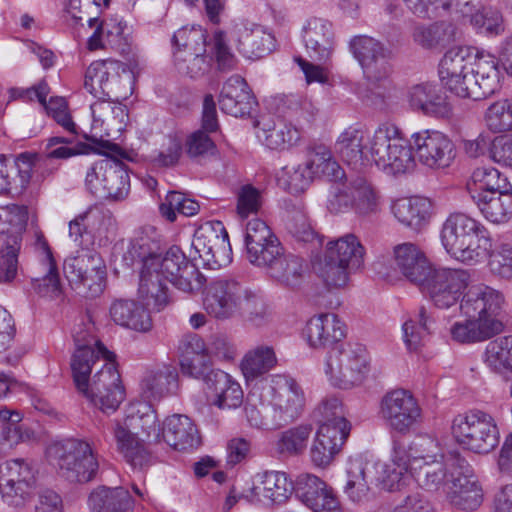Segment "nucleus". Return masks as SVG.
I'll return each instance as SVG.
<instances>
[{"mask_svg": "<svg viewBox=\"0 0 512 512\" xmlns=\"http://www.w3.org/2000/svg\"><path fill=\"white\" fill-rule=\"evenodd\" d=\"M503 303L504 297L498 290L484 284L472 286L459 306L466 318L451 324V339L474 344L501 333L504 325L499 316Z\"/></svg>", "mask_w": 512, "mask_h": 512, "instance_id": "f257e3e1", "label": "nucleus"}, {"mask_svg": "<svg viewBox=\"0 0 512 512\" xmlns=\"http://www.w3.org/2000/svg\"><path fill=\"white\" fill-rule=\"evenodd\" d=\"M440 240L446 253L465 265L484 262L492 249V238L486 226L463 212H453L443 222Z\"/></svg>", "mask_w": 512, "mask_h": 512, "instance_id": "f03ea898", "label": "nucleus"}, {"mask_svg": "<svg viewBox=\"0 0 512 512\" xmlns=\"http://www.w3.org/2000/svg\"><path fill=\"white\" fill-rule=\"evenodd\" d=\"M396 446L405 450L410 464V475L427 490H438L448 478V470L455 464L459 452L443 453L440 442L429 435L416 436L409 443L393 440Z\"/></svg>", "mask_w": 512, "mask_h": 512, "instance_id": "7ed1b4c3", "label": "nucleus"}, {"mask_svg": "<svg viewBox=\"0 0 512 512\" xmlns=\"http://www.w3.org/2000/svg\"><path fill=\"white\" fill-rule=\"evenodd\" d=\"M349 49L361 65L369 85L379 89L359 91V96L367 105L383 109L387 93L391 89L389 77L392 68L387 50L381 42L367 35L354 36L349 42Z\"/></svg>", "mask_w": 512, "mask_h": 512, "instance_id": "20e7f679", "label": "nucleus"}, {"mask_svg": "<svg viewBox=\"0 0 512 512\" xmlns=\"http://www.w3.org/2000/svg\"><path fill=\"white\" fill-rule=\"evenodd\" d=\"M59 475L71 483H88L95 479L100 467V454L87 438L67 437L53 441L46 450Z\"/></svg>", "mask_w": 512, "mask_h": 512, "instance_id": "39448f33", "label": "nucleus"}, {"mask_svg": "<svg viewBox=\"0 0 512 512\" xmlns=\"http://www.w3.org/2000/svg\"><path fill=\"white\" fill-rule=\"evenodd\" d=\"M368 153V165L374 163L388 174H405L416 167L410 142L394 124L383 123L370 133Z\"/></svg>", "mask_w": 512, "mask_h": 512, "instance_id": "423d86ee", "label": "nucleus"}, {"mask_svg": "<svg viewBox=\"0 0 512 512\" xmlns=\"http://www.w3.org/2000/svg\"><path fill=\"white\" fill-rule=\"evenodd\" d=\"M369 370V353L363 344L356 342L333 346L323 364V371L330 385L344 390L361 385Z\"/></svg>", "mask_w": 512, "mask_h": 512, "instance_id": "0eeeda50", "label": "nucleus"}, {"mask_svg": "<svg viewBox=\"0 0 512 512\" xmlns=\"http://www.w3.org/2000/svg\"><path fill=\"white\" fill-rule=\"evenodd\" d=\"M450 432L464 450L475 454H488L499 444L500 432L495 418L480 409H470L455 415Z\"/></svg>", "mask_w": 512, "mask_h": 512, "instance_id": "6e6552de", "label": "nucleus"}, {"mask_svg": "<svg viewBox=\"0 0 512 512\" xmlns=\"http://www.w3.org/2000/svg\"><path fill=\"white\" fill-rule=\"evenodd\" d=\"M259 296L232 278L209 282L203 293V308L216 319H229L238 313H252L260 304Z\"/></svg>", "mask_w": 512, "mask_h": 512, "instance_id": "1a4fd4ad", "label": "nucleus"}, {"mask_svg": "<svg viewBox=\"0 0 512 512\" xmlns=\"http://www.w3.org/2000/svg\"><path fill=\"white\" fill-rule=\"evenodd\" d=\"M73 339L75 349L70 359L73 382L76 389H86L92 371L101 368L102 363L112 360L115 355L97 338L95 326L90 321L75 327Z\"/></svg>", "mask_w": 512, "mask_h": 512, "instance_id": "9d476101", "label": "nucleus"}, {"mask_svg": "<svg viewBox=\"0 0 512 512\" xmlns=\"http://www.w3.org/2000/svg\"><path fill=\"white\" fill-rule=\"evenodd\" d=\"M133 81L128 65L117 60L95 61L86 70L84 87L96 98L119 101L132 94Z\"/></svg>", "mask_w": 512, "mask_h": 512, "instance_id": "9b49d317", "label": "nucleus"}, {"mask_svg": "<svg viewBox=\"0 0 512 512\" xmlns=\"http://www.w3.org/2000/svg\"><path fill=\"white\" fill-rule=\"evenodd\" d=\"M63 271L70 285L87 297H98L106 288L107 265L95 249L81 248L76 255L66 258Z\"/></svg>", "mask_w": 512, "mask_h": 512, "instance_id": "f8f14e48", "label": "nucleus"}, {"mask_svg": "<svg viewBox=\"0 0 512 512\" xmlns=\"http://www.w3.org/2000/svg\"><path fill=\"white\" fill-rule=\"evenodd\" d=\"M117 222L112 212L92 205L69 222V237L80 248L102 247L116 236Z\"/></svg>", "mask_w": 512, "mask_h": 512, "instance_id": "ddd939ff", "label": "nucleus"}, {"mask_svg": "<svg viewBox=\"0 0 512 512\" xmlns=\"http://www.w3.org/2000/svg\"><path fill=\"white\" fill-rule=\"evenodd\" d=\"M263 399L271 408L272 421L278 427L287 425L300 417L305 406V395L301 386L290 376H270L263 389Z\"/></svg>", "mask_w": 512, "mask_h": 512, "instance_id": "4468645a", "label": "nucleus"}, {"mask_svg": "<svg viewBox=\"0 0 512 512\" xmlns=\"http://www.w3.org/2000/svg\"><path fill=\"white\" fill-rule=\"evenodd\" d=\"M471 281V275L465 269H432L419 288L438 309H449L465 298L464 291Z\"/></svg>", "mask_w": 512, "mask_h": 512, "instance_id": "2eb2a0df", "label": "nucleus"}, {"mask_svg": "<svg viewBox=\"0 0 512 512\" xmlns=\"http://www.w3.org/2000/svg\"><path fill=\"white\" fill-rule=\"evenodd\" d=\"M379 417L391 430L407 435L422 422V408L414 395L398 388L386 392L379 403Z\"/></svg>", "mask_w": 512, "mask_h": 512, "instance_id": "dca6fc26", "label": "nucleus"}, {"mask_svg": "<svg viewBox=\"0 0 512 512\" xmlns=\"http://www.w3.org/2000/svg\"><path fill=\"white\" fill-rule=\"evenodd\" d=\"M191 257L200 259L209 269H219L232 261L228 232L220 221L201 225L194 233Z\"/></svg>", "mask_w": 512, "mask_h": 512, "instance_id": "f3484780", "label": "nucleus"}, {"mask_svg": "<svg viewBox=\"0 0 512 512\" xmlns=\"http://www.w3.org/2000/svg\"><path fill=\"white\" fill-rule=\"evenodd\" d=\"M86 385V389L77 391L103 412H114L125 398L115 358L102 363L101 368L86 381Z\"/></svg>", "mask_w": 512, "mask_h": 512, "instance_id": "a211bd4d", "label": "nucleus"}, {"mask_svg": "<svg viewBox=\"0 0 512 512\" xmlns=\"http://www.w3.org/2000/svg\"><path fill=\"white\" fill-rule=\"evenodd\" d=\"M443 485H448L447 500L457 509L474 511L483 502V489L473 468L464 457H456L455 464L448 470V478Z\"/></svg>", "mask_w": 512, "mask_h": 512, "instance_id": "6ab92c4d", "label": "nucleus"}, {"mask_svg": "<svg viewBox=\"0 0 512 512\" xmlns=\"http://www.w3.org/2000/svg\"><path fill=\"white\" fill-rule=\"evenodd\" d=\"M410 147L415 160L432 170L450 167L456 158V146L445 133L424 129L411 135Z\"/></svg>", "mask_w": 512, "mask_h": 512, "instance_id": "aec40b11", "label": "nucleus"}, {"mask_svg": "<svg viewBox=\"0 0 512 512\" xmlns=\"http://www.w3.org/2000/svg\"><path fill=\"white\" fill-rule=\"evenodd\" d=\"M474 53L466 46L449 49L439 64V77L442 84L461 98H470L473 80Z\"/></svg>", "mask_w": 512, "mask_h": 512, "instance_id": "412c9836", "label": "nucleus"}, {"mask_svg": "<svg viewBox=\"0 0 512 512\" xmlns=\"http://www.w3.org/2000/svg\"><path fill=\"white\" fill-rule=\"evenodd\" d=\"M38 161L39 154L35 152L9 154V197H20L38 189L50 177L52 169Z\"/></svg>", "mask_w": 512, "mask_h": 512, "instance_id": "4be33fe9", "label": "nucleus"}, {"mask_svg": "<svg viewBox=\"0 0 512 512\" xmlns=\"http://www.w3.org/2000/svg\"><path fill=\"white\" fill-rule=\"evenodd\" d=\"M294 491L296 485L285 472L270 470L257 473L242 496L250 504L274 507L285 504Z\"/></svg>", "mask_w": 512, "mask_h": 512, "instance_id": "5701e85b", "label": "nucleus"}, {"mask_svg": "<svg viewBox=\"0 0 512 512\" xmlns=\"http://www.w3.org/2000/svg\"><path fill=\"white\" fill-rule=\"evenodd\" d=\"M163 277L177 289L191 293L202 287V275L187 261L184 253L177 246H172L165 255L148 259Z\"/></svg>", "mask_w": 512, "mask_h": 512, "instance_id": "b1692460", "label": "nucleus"}, {"mask_svg": "<svg viewBox=\"0 0 512 512\" xmlns=\"http://www.w3.org/2000/svg\"><path fill=\"white\" fill-rule=\"evenodd\" d=\"M91 125L89 134H84V138L98 142L105 138L116 140L125 130L128 118L125 106L116 103L115 100L106 98H97L90 105Z\"/></svg>", "mask_w": 512, "mask_h": 512, "instance_id": "393cba45", "label": "nucleus"}, {"mask_svg": "<svg viewBox=\"0 0 512 512\" xmlns=\"http://www.w3.org/2000/svg\"><path fill=\"white\" fill-rule=\"evenodd\" d=\"M228 33L239 53L251 60L263 58L275 48L273 34L262 25L246 19L233 20Z\"/></svg>", "mask_w": 512, "mask_h": 512, "instance_id": "a878e982", "label": "nucleus"}, {"mask_svg": "<svg viewBox=\"0 0 512 512\" xmlns=\"http://www.w3.org/2000/svg\"><path fill=\"white\" fill-rule=\"evenodd\" d=\"M111 432L116 451L133 469H143L151 464L152 458L145 438L122 419L113 422Z\"/></svg>", "mask_w": 512, "mask_h": 512, "instance_id": "bb28decb", "label": "nucleus"}, {"mask_svg": "<svg viewBox=\"0 0 512 512\" xmlns=\"http://www.w3.org/2000/svg\"><path fill=\"white\" fill-rule=\"evenodd\" d=\"M296 494L314 512H342L333 489L315 475H299L296 480Z\"/></svg>", "mask_w": 512, "mask_h": 512, "instance_id": "cd10ccee", "label": "nucleus"}, {"mask_svg": "<svg viewBox=\"0 0 512 512\" xmlns=\"http://www.w3.org/2000/svg\"><path fill=\"white\" fill-rule=\"evenodd\" d=\"M370 133L355 124L347 127L338 136L334 149L336 154L349 166L359 169L368 165V139Z\"/></svg>", "mask_w": 512, "mask_h": 512, "instance_id": "c85d7f7f", "label": "nucleus"}, {"mask_svg": "<svg viewBox=\"0 0 512 512\" xmlns=\"http://www.w3.org/2000/svg\"><path fill=\"white\" fill-rule=\"evenodd\" d=\"M160 441L177 451H191L201 444L198 429L191 418L174 414L165 418Z\"/></svg>", "mask_w": 512, "mask_h": 512, "instance_id": "c756f323", "label": "nucleus"}, {"mask_svg": "<svg viewBox=\"0 0 512 512\" xmlns=\"http://www.w3.org/2000/svg\"><path fill=\"white\" fill-rule=\"evenodd\" d=\"M302 38L309 56L319 62H327L334 50L332 24L323 18H311L303 27Z\"/></svg>", "mask_w": 512, "mask_h": 512, "instance_id": "7c9ffc66", "label": "nucleus"}, {"mask_svg": "<svg viewBox=\"0 0 512 512\" xmlns=\"http://www.w3.org/2000/svg\"><path fill=\"white\" fill-rule=\"evenodd\" d=\"M349 430L320 425L310 447V459L316 467L326 468L340 452Z\"/></svg>", "mask_w": 512, "mask_h": 512, "instance_id": "2f4dec72", "label": "nucleus"}, {"mask_svg": "<svg viewBox=\"0 0 512 512\" xmlns=\"http://www.w3.org/2000/svg\"><path fill=\"white\" fill-rule=\"evenodd\" d=\"M394 264L407 280L418 286L433 269L425 254L413 243H403L395 247Z\"/></svg>", "mask_w": 512, "mask_h": 512, "instance_id": "473e14b6", "label": "nucleus"}, {"mask_svg": "<svg viewBox=\"0 0 512 512\" xmlns=\"http://www.w3.org/2000/svg\"><path fill=\"white\" fill-rule=\"evenodd\" d=\"M499 60L490 54H474L470 98L480 100L492 95L500 83Z\"/></svg>", "mask_w": 512, "mask_h": 512, "instance_id": "72a5a7b5", "label": "nucleus"}, {"mask_svg": "<svg viewBox=\"0 0 512 512\" xmlns=\"http://www.w3.org/2000/svg\"><path fill=\"white\" fill-rule=\"evenodd\" d=\"M406 7L417 17L431 19L444 13L455 14L471 20L476 11L474 0H403Z\"/></svg>", "mask_w": 512, "mask_h": 512, "instance_id": "f704fd0d", "label": "nucleus"}, {"mask_svg": "<svg viewBox=\"0 0 512 512\" xmlns=\"http://www.w3.org/2000/svg\"><path fill=\"white\" fill-rule=\"evenodd\" d=\"M254 102V97L241 76L233 75L223 85L219 98L222 112L234 117H243L250 114Z\"/></svg>", "mask_w": 512, "mask_h": 512, "instance_id": "c9c22d12", "label": "nucleus"}, {"mask_svg": "<svg viewBox=\"0 0 512 512\" xmlns=\"http://www.w3.org/2000/svg\"><path fill=\"white\" fill-rule=\"evenodd\" d=\"M304 336L310 347H323L342 340L345 337V325L333 313L319 314L307 322Z\"/></svg>", "mask_w": 512, "mask_h": 512, "instance_id": "e433bc0d", "label": "nucleus"}, {"mask_svg": "<svg viewBox=\"0 0 512 512\" xmlns=\"http://www.w3.org/2000/svg\"><path fill=\"white\" fill-rule=\"evenodd\" d=\"M179 350L182 373L194 378L205 377L210 358L204 340L197 334L185 335L180 341Z\"/></svg>", "mask_w": 512, "mask_h": 512, "instance_id": "4c0bfd02", "label": "nucleus"}, {"mask_svg": "<svg viewBox=\"0 0 512 512\" xmlns=\"http://www.w3.org/2000/svg\"><path fill=\"white\" fill-rule=\"evenodd\" d=\"M112 321L123 328L147 332L152 328V319L147 309L132 299H115L109 308Z\"/></svg>", "mask_w": 512, "mask_h": 512, "instance_id": "58836bf2", "label": "nucleus"}, {"mask_svg": "<svg viewBox=\"0 0 512 512\" xmlns=\"http://www.w3.org/2000/svg\"><path fill=\"white\" fill-rule=\"evenodd\" d=\"M178 372L172 365H158L147 369L141 379L140 389L146 400H158L177 388Z\"/></svg>", "mask_w": 512, "mask_h": 512, "instance_id": "ea45409f", "label": "nucleus"}, {"mask_svg": "<svg viewBox=\"0 0 512 512\" xmlns=\"http://www.w3.org/2000/svg\"><path fill=\"white\" fill-rule=\"evenodd\" d=\"M208 389L213 393V404L220 409L237 408L242 404L243 391L228 373L222 370H211L205 375Z\"/></svg>", "mask_w": 512, "mask_h": 512, "instance_id": "a19ab883", "label": "nucleus"}, {"mask_svg": "<svg viewBox=\"0 0 512 512\" xmlns=\"http://www.w3.org/2000/svg\"><path fill=\"white\" fill-rule=\"evenodd\" d=\"M304 163L314 180L337 182L345 176L344 170L334 158L329 147L316 144L310 147Z\"/></svg>", "mask_w": 512, "mask_h": 512, "instance_id": "79ce46f5", "label": "nucleus"}, {"mask_svg": "<svg viewBox=\"0 0 512 512\" xmlns=\"http://www.w3.org/2000/svg\"><path fill=\"white\" fill-rule=\"evenodd\" d=\"M407 461L404 448L396 446L393 442L390 461L373 462L375 465L374 471L379 474L377 480L383 489L388 491L400 489L408 474H410V464Z\"/></svg>", "mask_w": 512, "mask_h": 512, "instance_id": "37998d69", "label": "nucleus"}, {"mask_svg": "<svg viewBox=\"0 0 512 512\" xmlns=\"http://www.w3.org/2000/svg\"><path fill=\"white\" fill-rule=\"evenodd\" d=\"M374 467L373 462L360 457L348 460L344 492L351 501L362 502L368 498Z\"/></svg>", "mask_w": 512, "mask_h": 512, "instance_id": "c03bdc74", "label": "nucleus"}, {"mask_svg": "<svg viewBox=\"0 0 512 512\" xmlns=\"http://www.w3.org/2000/svg\"><path fill=\"white\" fill-rule=\"evenodd\" d=\"M90 512H134V501L124 487H98L88 497Z\"/></svg>", "mask_w": 512, "mask_h": 512, "instance_id": "a18cd8bd", "label": "nucleus"}, {"mask_svg": "<svg viewBox=\"0 0 512 512\" xmlns=\"http://www.w3.org/2000/svg\"><path fill=\"white\" fill-rule=\"evenodd\" d=\"M305 265L302 258L282 252L281 256L266 269L267 275L278 285L295 289L304 279Z\"/></svg>", "mask_w": 512, "mask_h": 512, "instance_id": "49530a36", "label": "nucleus"}, {"mask_svg": "<svg viewBox=\"0 0 512 512\" xmlns=\"http://www.w3.org/2000/svg\"><path fill=\"white\" fill-rule=\"evenodd\" d=\"M391 211L399 223L418 230L429 221L431 203L422 197H405L395 200Z\"/></svg>", "mask_w": 512, "mask_h": 512, "instance_id": "de8ad7c7", "label": "nucleus"}, {"mask_svg": "<svg viewBox=\"0 0 512 512\" xmlns=\"http://www.w3.org/2000/svg\"><path fill=\"white\" fill-rule=\"evenodd\" d=\"M457 36L456 26L449 21H436L431 24H419L414 27L413 40L425 49H441L454 42Z\"/></svg>", "mask_w": 512, "mask_h": 512, "instance_id": "09e8293b", "label": "nucleus"}, {"mask_svg": "<svg viewBox=\"0 0 512 512\" xmlns=\"http://www.w3.org/2000/svg\"><path fill=\"white\" fill-rule=\"evenodd\" d=\"M365 249L359 238L347 233L330 240L325 246L324 255L328 259L338 261L354 269H358L364 260Z\"/></svg>", "mask_w": 512, "mask_h": 512, "instance_id": "8fccbe9b", "label": "nucleus"}, {"mask_svg": "<svg viewBox=\"0 0 512 512\" xmlns=\"http://www.w3.org/2000/svg\"><path fill=\"white\" fill-rule=\"evenodd\" d=\"M257 137L270 149H283L296 144L300 139L299 130L283 120L274 122L262 119L257 123Z\"/></svg>", "mask_w": 512, "mask_h": 512, "instance_id": "3c124183", "label": "nucleus"}, {"mask_svg": "<svg viewBox=\"0 0 512 512\" xmlns=\"http://www.w3.org/2000/svg\"><path fill=\"white\" fill-rule=\"evenodd\" d=\"M472 198L483 217L493 224H505L512 219V190L496 194H477Z\"/></svg>", "mask_w": 512, "mask_h": 512, "instance_id": "603ef678", "label": "nucleus"}, {"mask_svg": "<svg viewBox=\"0 0 512 512\" xmlns=\"http://www.w3.org/2000/svg\"><path fill=\"white\" fill-rule=\"evenodd\" d=\"M36 248L39 257L41 258L45 274L43 277L33 281V288L42 296H49L51 298L57 297L61 293V285L57 266L50 247L47 241L42 238H38Z\"/></svg>", "mask_w": 512, "mask_h": 512, "instance_id": "864d4df0", "label": "nucleus"}, {"mask_svg": "<svg viewBox=\"0 0 512 512\" xmlns=\"http://www.w3.org/2000/svg\"><path fill=\"white\" fill-rule=\"evenodd\" d=\"M122 420L146 441L160 442L162 427L158 424L157 414L151 405L140 403L137 407H132Z\"/></svg>", "mask_w": 512, "mask_h": 512, "instance_id": "5fc2aeb1", "label": "nucleus"}, {"mask_svg": "<svg viewBox=\"0 0 512 512\" xmlns=\"http://www.w3.org/2000/svg\"><path fill=\"white\" fill-rule=\"evenodd\" d=\"M482 361L493 373H512V335L490 341L485 347Z\"/></svg>", "mask_w": 512, "mask_h": 512, "instance_id": "6e6d98bb", "label": "nucleus"}, {"mask_svg": "<svg viewBox=\"0 0 512 512\" xmlns=\"http://www.w3.org/2000/svg\"><path fill=\"white\" fill-rule=\"evenodd\" d=\"M277 364L273 347L260 345L249 350L243 357L240 368L247 381L267 373Z\"/></svg>", "mask_w": 512, "mask_h": 512, "instance_id": "4d7b16f0", "label": "nucleus"}, {"mask_svg": "<svg viewBox=\"0 0 512 512\" xmlns=\"http://www.w3.org/2000/svg\"><path fill=\"white\" fill-rule=\"evenodd\" d=\"M353 192V211L359 216H372L381 209L379 192L365 178L357 177L350 181Z\"/></svg>", "mask_w": 512, "mask_h": 512, "instance_id": "13d9d810", "label": "nucleus"}, {"mask_svg": "<svg viewBox=\"0 0 512 512\" xmlns=\"http://www.w3.org/2000/svg\"><path fill=\"white\" fill-rule=\"evenodd\" d=\"M22 414L17 410L0 409V439L9 447L30 441L34 432L21 423Z\"/></svg>", "mask_w": 512, "mask_h": 512, "instance_id": "bf43d9fd", "label": "nucleus"}, {"mask_svg": "<svg viewBox=\"0 0 512 512\" xmlns=\"http://www.w3.org/2000/svg\"><path fill=\"white\" fill-rule=\"evenodd\" d=\"M431 324L432 319L424 307H421L413 318L404 322L402 326L403 340L408 350H419L430 334Z\"/></svg>", "mask_w": 512, "mask_h": 512, "instance_id": "052dcab7", "label": "nucleus"}, {"mask_svg": "<svg viewBox=\"0 0 512 512\" xmlns=\"http://www.w3.org/2000/svg\"><path fill=\"white\" fill-rule=\"evenodd\" d=\"M101 199L122 201L130 191V177L123 162L113 158Z\"/></svg>", "mask_w": 512, "mask_h": 512, "instance_id": "680f3d73", "label": "nucleus"}, {"mask_svg": "<svg viewBox=\"0 0 512 512\" xmlns=\"http://www.w3.org/2000/svg\"><path fill=\"white\" fill-rule=\"evenodd\" d=\"M312 425L300 424L283 431L276 442L280 454L297 456L302 454L312 433Z\"/></svg>", "mask_w": 512, "mask_h": 512, "instance_id": "e2e57ef3", "label": "nucleus"}, {"mask_svg": "<svg viewBox=\"0 0 512 512\" xmlns=\"http://www.w3.org/2000/svg\"><path fill=\"white\" fill-rule=\"evenodd\" d=\"M314 418L319 426L327 425L350 431L344 406L342 401L336 396H328L322 399L314 410Z\"/></svg>", "mask_w": 512, "mask_h": 512, "instance_id": "0e129e2a", "label": "nucleus"}, {"mask_svg": "<svg viewBox=\"0 0 512 512\" xmlns=\"http://www.w3.org/2000/svg\"><path fill=\"white\" fill-rule=\"evenodd\" d=\"M205 49L184 55L180 50L174 53L173 64L181 75L192 79L201 78L211 67V60L205 55Z\"/></svg>", "mask_w": 512, "mask_h": 512, "instance_id": "69168bd1", "label": "nucleus"}, {"mask_svg": "<svg viewBox=\"0 0 512 512\" xmlns=\"http://www.w3.org/2000/svg\"><path fill=\"white\" fill-rule=\"evenodd\" d=\"M25 227V216L17 206L0 207V245L22 240Z\"/></svg>", "mask_w": 512, "mask_h": 512, "instance_id": "338daca9", "label": "nucleus"}, {"mask_svg": "<svg viewBox=\"0 0 512 512\" xmlns=\"http://www.w3.org/2000/svg\"><path fill=\"white\" fill-rule=\"evenodd\" d=\"M153 229L141 230L131 239L126 253L124 254V261L128 265H132L135 261L142 262L151 257H156L155 250L158 248V243L155 241Z\"/></svg>", "mask_w": 512, "mask_h": 512, "instance_id": "774afa93", "label": "nucleus"}]
</instances>
